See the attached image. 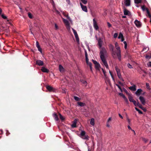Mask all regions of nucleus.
<instances>
[{
	"instance_id": "49",
	"label": "nucleus",
	"mask_w": 151,
	"mask_h": 151,
	"mask_svg": "<svg viewBox=\"0 0 151 151\" xmlns=\"http://www.w3.org/2000/svg\"><path fill=\"white\" fill-rule=\"evenodd\" d=\"M119 95L122 96L124 99L126 97L122 93H119Z\"/></svg>"
},
{
	"instance_id": "44",
	"label": "nucleus",
	"mask_w": 151,
	"mask_h": 151,
	"mask_svg": "<svg viewBox=\"0 0 151 151\" xmlns=\"http://www.w3.org/2000/svg\"><path fill=\"white\" fill-rule=\"evenodd\" d=\"M105 76H106V72L103 68H101Z\"/></svg>"
},
{
	"instance_id": "61",
	"label": "nucleus",
	"mask_w": 151,
	"mask_h": 151,
	"mask_svg": "<svg viewBox=\"0 0 151 151\" xmlns=\"http://www.w3.org/2000/svg\"><path fill=\"white\" fill-rule=\"evenodd\" d=\"M110 123H108L107 122L106 123V126L107 127H110Z\"/></svg>"
},
{
	"instance_id": "23",
	"label": "nucleus",
	"mask_w": 151,
	"mask_h": 151,
	"mask_svg": "<svg viewBox=\"0 0 151 151\" xmlns=\"http://www.w3.org/2000/svg\"><path fill=\"white\" fill-rule=\"evenodd\" d=\"M90 124L92 126H94L95 124V121L94 119L93 118H91V119L90 122Z\"/></svg>"
},
{
	"instance_id": "40",
	"label": "nucleus",
	"mask_w": 151,
	"mask_h": 151,
	"mask_svg": "<svg viewBox=\"0 0 151 151\" xmlns=\"http://www.w3.org/2000/svg\"><path fill=\"white\" fill-rule=\"evenodd\" d=\"M85 57H86V63H87V62H88L89 61H88V59L87 57V54L86 52V54H85Z\"/></svg>"
},
{
	"instance_id": "8",
	"label": "nucleus",
	"mask_w": 151,
	"mask_h": 151,
	"mask_svg": "<svg viewBox=\"0 0 151 151\" xmlns=\"http://www.w3.org/2000/svg\"><path fill=\"white\" fill-rule=\"evenodd\" d=\"M80 5L82 10L84 12H88V10L86 6L83 5L81 3H80Z\"/></svg>"
},
{
	"instance_id": "53",
	"label": "nucleus",
	"mask_w": 151,
	"mask_h": 151,
	"mask_svg": "<svg viewBox=\"0 0 151 151\" xmlns=\"http://www.w3.org/2000/svg\"><path fill=\"white\" fill-rule=\"evenodd\" d=\"M147 65L148 67H151V62H148L147 64Z\"/></svg>"
},
{
	"instance_id": "34",
	"label": "nucleus",
	"mask_w": 151,
	"mask_h": 151,
	"mask_svg": "<svg viewBox=\"0 0 151 151\" xmlns=\"http://www.w3.org/2000/svg\"><path fill=\"white\" fill-rule=\"evenodd\" d=\"M111 121H112V118L111 117H110L108 119V120L107 121V122L108 123H110Z\"/></svg>"
},
{
	"instance_id": "10",
	"label": "nucleus",
	"mask_w": 151,
	"mask_h": 151,
	"mask_svg": "<svg viewBox=\"0 0 151 151\" xmlns=\"http://www.w3.org/2000/svg\"><path fill=\"white\" fill-rule=\"evenodd\" d=\"M134 24L136 26L138 27H140L141 25L140 22L137 19H136L134 22Z\"/></svg>"
},
{
	"instance_id": "26",
	"label": "nucleus",
	"mask_w": 151,
	"mask_h": 151,
	"mask_svg": "<svg viewBox=\"0 0 151 151\" xmlns=\"http://www.w3.org/2000/svg\"><path fill=\"white\" fill-rule=\"evenodd\" d=\"M138 106L139 108L143 110L144 111H146V109H144L142 105L140 104L139 103H138Z\"/></svg>"
},
{
	"instance_id": "41",
	"label": "nucleus",
	"mask_w": 151,
	"mask_h": 151,
	"mask_svg": "<svg viewBox=\"0 0 151 151\" xmlns=\"http://www.w3.org/2000/svg\"><path fill=\"white\" fill-rule=\"evenodd\" d=\"M28 16L30 18L32 19V15L30 13H28Z\"/></svg>"
},
{
	"instance_id": "45",
	"label": "nucleus",
	"mask_w": 151,
	"mask_h": 151,
	"mask_svg": "<svg viewBox=\"0 0 151 151\" xmlns=\"http://www.w3.org/2000/svg\"><path fill=\"white\" fill-rule=\"evenodd\" d=\"M1 17L4 19H6L7 17L6 16H5L4 15L2 14L1 15Z\"/></svg>"
},
{
	"instance_id": "21",
	"label": "nucleus",
	"mask_w": 151,
	"mask_h": 151,
	"mask_svg": "<svg viewBox=\"0 0 151 151\" xmlns=\"http://www.w3.org/2000/svg\"><path fill=\"white\" fill-rule=\"evenodd\" d=\"M129 88L132 91H135L136 90V86L135 85L130 87Z\"/></svg>"
},
{
	"instance_id": "33",
	"label": "nucleus",
	"mask_w": 151,
	"mask_h": 151,
	"mask_svg": "<svg viewBox=\"0 0 151 151\" xmlns=\"http://www.w3.org/2000/svg\"><path fill=\"white\" fill-rule=\"evenodd\" d=\"M78 104L79 105L81 106H83L85 105L84 103L81 102H79L78 103Z\"/></svg>"
},
{
	"instance_id": "25",
	"label": "nucleus",
	"mask_w": 151,
	"mask_h": 151,
	"mask_svg": "<svg viewBox=\"0 0 151 151\" xmlns=\"http://www.w3.org/2000/svg\"><path fill=\"white\" fill-rule=\"evenodd\" d=\"M76 39V41L77 42V43L79 44V38L78 35H74Z\"/></svg>"
},
{
	"instance_id": "59",
	"label": "nucleus",
	"mask_w": 151,
	"mask_h": 151,
	"mask_svg": "<svg viewBox=\"0 0 151 151\" xmlns=\"http://www.w3.org/2000/svg\"><path fill=\"white\" fill-rule=\"evenodd\" d=\"M55 27L56 29H58V27L57 24H55Z\"/></svg>"
},
{
	"instance_id": "51",
	"label": "nucleus",
	"mask_w": 151,
	"mask_h": 151,
	"mask_svg": "<svg viewBox=\"0 0 151 151\" xmlns=\"http://www.w3.org/2000/svg\"><path fill=\"white\" fill-rule=\"evenodd\" d=\"M116 85L119 88L120 90L121 91H122V90L120 86L118 84H116Z\"/></svg>"
},
{
	"instance_id": "31",
	"label": "nucleus",
	"mask_w": 151,
	"mask_h": 151,
	"mask_svg": "<svg viewBox=\"0 0 151 151\" xmlns=\"http://www.w3.org/2000/svg\"><path fill=\"white\" fill-rule=\"evenodd\" d=\"M135 110L136 111H138V112L139 114H143L142 112L141 111H140V110H139V109H137V108L135 107Z\"/></svg>"
},
{
	"instance_id": "6",
	"label": "nucleus",
	"mask_w": 151,
	"mask_h": 151,
	"mask_svg": "<svg viewBox=\"0 0 151 151\" xmlns=\"http://www.w3.org/2000/svg\"><path fill=\"white\" fill-rule=\"evenodd\" d=\"M98 44L99 46V48L100 49V50H101L102 48H105L104 47H102L103 41L101 40V38H100L98 40Z\"/></svg>"
},
{
	"instance_id": "57",
	"label": "nucleus",
	"mask_w": 151,
	"mask_h": 151,
	"mask_svg": "<svg viewBox=\"0 0 151 151\" xmlns=\"http://www.w3.org/2000/svg\"><path fill=\"white\" fill-rule=\"evenodd\" d=\"M107 24L108 26L109 27H111V24L109 22H107Z\"/></svg>"
},
{
	"instance_id": "15",
	"label": "nucleus",
	"mask_w": 151,
	"mask_h": 151,
	"mask_svg": "<svg viewBox=\"0 0 151 151\" xmlns=\"http://www.w3.org/2000/svg\"><path fill=\"white\" fill-rule=\"evenodd\" d=\"M41 70L42 72L44 73H48L49 72V70L44 67H42L41 69Z\"/></svg>"
},
{
	"instance_id": "39",
	"label": "nucleus",
	"mask_w": 151,
	"mask_h": 151,
	"mask_svg": "<svg viewBox=\"0 0 151 151\" xmlns=\"http://www.w3.org/2000/svg\"><path fill=\"white\" fill-rule=\"evenodd\" d=\"M74 99L77 101H79L80 100V99L78 97L75 96L74 97Z\"/></svg>"
},
{
	"instance_id": "9",
	"label": "nucleus",
	"mask_w": 151,
	"mask_h": 151,
	"mask_svg": "<svg viewBox=\"0 0 151 151\" xmlns=\"http://www.w3.org/2000/svg\"><path fill=\"white\" fill-rule=\"evenodd\" d=\"M139 99L140 100V101L141 103L143 105H145V99L144 98V97L140 96L139 97Z\"/></svg>"
},
{
	"instance_id": "63",
	"label": "nucleus",
	"mask_w": 151,
	"mask_h": 151,
	"mask_svg": "<svg viewBox=\"0 0 151 151\" xmlns=\"http://www.w3.org/2000/svg\"><path fill=\"white\" fill-rule=\"evenodd\" d=\"M119 116L120 117V118H121V119H122L123 118V117L122 116V115L120 114H119Z\"/></svg>"
},
{
	"instance_id": "62",
	"label": "nucleus",
	"mask_w": 151,
	"mask_h": 151,
	"mask_svg": "<svg viewBox=\"0 0 151 151\" xmlns=\"http://www.w3.org/2000/svg\"><path fill=\"white\" fill-rule=\"evenodd\" d=\"M127 122H128V123L129 124H130V122H130V119H129V118H127Z\"/></svg>"
},
{
	"instance_id": "42",
	"label": "nucleus",
	"mask_w": 151,
	"mask_h": 151,
	"mask_svg": "<svg viewBox=\"0 0 151 151\" xmlns=\"http://www.w3.org/2000/svg\"><path fill=\"white\" fill-rule=\"evenodd\" d=\"M59 115H60V118L62 120H64V117L60 114H59Z\"/></svg>"
},
{
	"instance_id": "54",
	"label": "nucleus",
	"mask_w": 151,
	"mask_h": 151,
	"mask_svg": "<svg viewBox=\"0 0 151 151\" xmlns=\"http://www.w3.org/2000/svg\"><path fill=\"white\" fill-rule=\"evenodd\" d=\"M118 36V34L116 33H115L114 35V38H116Z\"/></svg>"
},
{
	"instance_id": "13",
	"label": "nucleus",
	"mask_w": 151,
	"mask_h": 151,
	"mask_svg": "<svg viewBox=\"0 0 151 151\" xmlns=\"http://www.w3.org/2000/svg\"><path fill=\"white\" fill-rule=\"evenodd\" d=\"M142 89L139 88L137 90V91L135 92V93L137 96L140 95L142 93Z\"/></svg>"
},
{
	"instance_id": "32",
	"label": "nucleus",
	"mask_w": 151,
	"mask_h": 151,
	"mask_svg": "<svg viewBox=\"0 0 151 151\" xmlns=\"http://www.w3.org/2000/svg\"><path fill=\"white\" fill-rule=\"evenodd\" d=\"M134 105L135 106H138V103H139V102H137V103L136 102V101H135L134 100L132 102Z\"/></svg>"
},
{
	"instance_id": "48",
	"label": "nucleus",
	"mask_w": 151,
	"mask_h": 151,
	"mask_svg": "<svg viewBox=\"0 0 151 151\" xmlns=\"http://www.w3.org/2000/svg\"><path fill=\"white\" fill-rule=\"evenodd\" d=\"M127 66L128 67L130 68H133L132 66L129 63H128L127 64Z\"/></svg>"
},
{
	"instance_id": "46",
	"label": "nucleus",
	"mask_w": 151,
	"mask_h": 151,
	"mask_svg": "<svg viewBox=\"0 0 151 151\" xmlns=\"http://www.w3.org/2000/svg\"><path fill=\"white\" fill-rule=\"evenodd\" d=\"M109 73H110V75H111V77L112 78L113 80H114V78L111 72V71H110V70H109Z\"/></svg>"
},
{
	"instance_id": "29",
	"label": "nucleus",
	"mask_w": 151,
	"mask_h": 151,
	"mask_svg": "<svg viewBox=\"0 0 151 151\" xmlns=\"http://www.w3.org/2000/svg\"><path fill=\"white\" fill-rule=\"evenodd\" d=\"M149 49V48L146 47L144 48L142 50V51H144L145 52H147Z\"/></svg>"
},
{
	"instance_id": "18",
	"label": "nucleus",
	"mask_w": 151,
	"mask_h": 151,
	"mask_svg": "<svg viewBox=\"0 0 151 151\" xmlns=\"http://www.w3.org/2000/svg\"><path fill=\"white\" fill-rule=\"evenodd\" d=\"M77 123V120L75 119L73 121V124H72L71 126L73 128H75L76 127V124Z\"/></svg>"
},
{
	"instance_id": "28",
	"label": "nucleus",
	"mask_w": 151,
	"mask_h": 151,
	"mask_svg": "<svg viewBox=\"0 0 151 151\" xmlns=\"http://www.w3.org/2000/svg\"><path fill=\"white\" fill-rule=\"evenodd\" d=\"M63 15L65 16V17H66L71 22H72V20H71V19L68 16V14L66 15V14H65V13H63Z\"/></svg>"
},
{
	"instance_id": "50",
	"label": "nucleus",
	"mask_w": 151,
	"mask_h": 151,
	"mask_svg": "<svg viewBox=\"0 0 151 151\" xmlns=\"http://www.w3.org/2000/svg\"><path fill=\"white\" fill-rule=\"evenodd\" d=\"M124 99L125 101V102L127 104H128L129 102L128 101L127 99L125 97V98H124Z\"/></svg>"
},
{
	"instance_id": "7",
	"label": "nucleus",
	"mask_w": 151,
	"mask_h": 151,
	"mask_svg": "<svg viewBox=\"0 0 151 151\" xmlns=\"http://www.w3.org/2000/svg\"><path fill=\"white\" fill-rule=\"evenodd\" d=\"M93 26L94 29L96 30H97L99 29V27L97 25L96 22V21L94 19H93Z\"/></svg>"
},
{
	"instance_id": "37",
	"label": "nucleus",
	"mask_w": 151,
	"mask_h": 151,
	"mask_svg": "<svg viewBox=\"0 0 151 151\" xmlns=\"http://www.w3.org/2000/svg\"><path fill=\"white\" fill-rule=\"evenodd\" d=\"M72 29L73 31V32L74 35H78L77 32L74 29H73V28H72Z\"/></svg>"
},
{
	"instance_id": "1",
	"label": "nucleus",
	"mask_w": 151,
	"mask_h": 151,
	"mask_svg": "<svg viewBox=\"0 0 151 151\" xmlns=\"http://www.w3.org/2000/svg\"><path fill=\"white\" fill-rule=\"evenodd\" d=\"M106 52L105 48H102L100 51V58L102 60L103 65H104L107 69H109V66L104 56V55L106 53Z\"/></svg>"
},
{
	"instance_id": "24",
	"label": "nucleus",
	"mask_w": 151,
	"mask_h": 151,
	"mask_svg": "<svg viewBox=\"0 0 151 151\" xmlns=\"http://www.w3.org/2000/svg\"><path fill=\"white\" fill-rule=\"evenodd\" d=\"M128 99L129 101L131 102H133V101L134 100L132 97L130 95H129L128 96Z\"/></svg>"
},
{
	"instance_id": "55",
	"label": "nucleus",
	"mask_w": 151,
	"mask_h": 151,
	"mask_svg": "<svg viewBox=\"0 0 151 151\" xmlns=\"http://www.w3.org/2000/svg\"><path fill=\"white\" fill-rule=\"evenodd\" d=\"M38 49V50L40 52H42V49H41V48H40V46L39 47H37Z\"/></svg>"
},
{
	"instance_id": "3",
	"label": "nucleus",
	"mask_w": 151,
	"mask_h": 151,
	"mask_svg": "<svg viewBox=\"0 0 151 151\" xmlns=\"http://www.w3.org/2000/svg\"><path fill=\"white\" fill-rule=\"evenodd\" d=\"M81 137L84 139L88 140L89 137L88 135L86 134V132L84 131H82L80 134Z\"/></svg>"
},
{
	"instance_id": "20",
	"label": "nucleus",
	"mask_w": 151,
	"mask_h": 151,
	"mask_svg": "<svg viewBox=\"0 0 151 151\" xmlns=\"http://www.w3.org/2000/svg\"><path fill=\"white\" fill-rule=\"evenodd\" d=\"M59 69L61 72H63L64 71V68L61 65H60L59 66Z\"/></svg>"
},
{
	"instance_id": "12",
	"label": "nucleus",
	"mask_w": 151,
	"mask_h": 151,
	"mask_svg": "<svg viewBox=\"0 0 151 151\" xmlns=\"http://www.w3.org/2000/svg\"><path fill=\"white\" fill-rule=\"evenodd\" d=\"M110 47L111 48V49L112 51V55L115 58L116 57V52H115L114 51L113 49H114V46L113 45H110Z\"/></svg>"
},
{
	"instance_id": "4",
	"label": "nucleus",
	"mask_w": 151,
	"mask_h": 151,
	"mask_svg": "<svg viewBox=\"0 0 151 151\" xmlns=\"http://www.w3.org/2000/svg\"><path fill=\"white\" fill-rule=\"evenodd\" d=\"M115 70L117 73V76L122 81H124V80L122 77L120 70L117 66L115 67Z\"/></svg>"
},
{
	"instance_id": "11",
	"label": "nucleus",
	"mask_w": 151,
	"mask_h": 151,
	"mask_svg": "<svg viewBox=\"0 0 151 151\" xmlns=\"http://www.w3.org/2000/svg\"><path fill=\"white\" fill-rule=\"evenodd\" d=\"M36 64L39 66H42L44 64L42 61L40 60H37L36 61Z\"/></svg>"
},
{
	"instance_id": "19",
	"label": "nucleus",
	"mask_w": 151,
	"mask_h": 151,
	"mask_svg": "<svg viewBox=\"0 0 151 151\" xmlns=\"http://www.w3.org/2000/svg\"><path fill=\"white\" fill-rule=\"evenodd\" d=\"M124 14L125 15H128L130 14V12L126 9H124Z\"/></svg>"
},
{
	"instance_id": "17",
	"label": "nucleus",
	"mask_w": 151,
	"mask_h": 151,
	"mask_svg": "<svg viewBox=\"0 0 151 151\" xmlns=\"http://www.w3.org/2000/svg\"><path fill=\"white\" fill-rule=\"evenodd\" d=\"M118 39H121V41L123 42L124 41V39L123 38V34L121 33H120L119 34V35L118 37Z\"/></svg>"
},
{
	"instance_id": "43",
	"label": "nucleus",
	"mask_w": 151,
	"mask_h": 151,
	"mask_svg": "<svg viewBox=\"0 0 151 151\" xmlns=\"http://www.w3.org/2000/svg\"><path fill=\"white\" fill-rule=\"evenodd\" d=\"M81 2L84 4H86L87 3V1L86 0H83Z\"/></svg>"
},
{
	"instance_id": "2",
	"label": "nucleus",
	"mask_w": 151,
	"mask_h": 151,
	"mask_svg": "<svg viewBox=\"0 0 151 151\" xmlns=\"http://www.w3.org/2000/svg\"><path fill=\"white\" fill-rule=\"evenodd\" d=\"M115 46L116 49L118 50V52L116 53L117 56L118 60L119 61H120L121 60V54L120 48L119 46L118 43L117 42L115 43Z\"/></svg>"
},
{
	"instance_id": "14",
	"label": "nucleus",
	"mask_w": 151,
	"mask_h": 151,
	"mask_svg": "<svg viewBox=\"0 0 151 151\" xmlns=\"http://www.w3.org/2000/svg\"><path fill=\"white\" fill-rule=\"evenodd\" d=\"M46 88L50 91H54V88L49 86H46Z\"/></svg>"
},
{
	"instance_id": "16",
	"label": "nucleus",
	"mask_w": 151,
	"mask_h": 151,
	"mask_svg": "<svg viewBox=\"0 0 151 151\" xmlns=\"http://www.w3.org/2000/svg\"><path fill=\"white\" fill-rule=\"evenodd\" d=\"M125 5L127 6H129L130 5V0H125L124 2Z\"/></svg>"
},
{
	"instance_id": "56",
	"label": "nucleus",
	"mask_w": 151,
	"mask_h": 151,
	"mask_svg": "<svg viewBox=\"0 0 151 151\" xmlns=\"http://www.w3.org/2000/svg\"><path fill=\"white\" fill-rule=\"evenodd\" d=\"M66 1L68 4L69 5H70L71 4V3L70 0H66Z\"/></svg>"
},
{
	"instance_id": "47",
	"label": "nucleus",
	"mask_w": 151,
	"mask_h": 151,
	"mask_svg": "<svg viewBox=\"0 0 151 151\" xmlns=\"http://www.w3.org/2000/svg\"><path fill=\"white\" fill-rule=\"evenodd\" d=\"M141 8L142 9V10L143 11H144L145 10H146V9H147V8H146L145 7V6H143L141 7Z\"/></svg>"
},
{
	"instance_id": "38",
	"label": "nucleus",
	"mask_w": 151,
	"mask_h": 151,
	"mask_svg": "<svg viewBox=\"0 0 151 151\" xmlns=\"http://www.w3.org/2000/svg\"><path fill=\"white\" fill-rule=\"evenodd\" d=\"M124 48L125 49H126L127 48V42L126 41H124Z\"/></svg>"
},
{
	"instance_id": "22",
	"label": "nucleus",
	"mask_w": 151,
	"mask_h": 151,
	"mask_svg": "<svg viewBox=\"0 0 151 151\" xmlns=\"http://www.w3.org/2000/svg\"><path fill=\"white\" fill-rule=\"evenodd\" d=\"M95 67L96 69L99 70H100V66L99 63L95 65Z\"/></svg>"
},
{
	"instance_id": "52",
	"label": "nucleus",
	"mask_w": 151,
	"mask_h": 151,
	"mask_svg": "<svg viewBox=\"0 0 151 151\" xmlns=\"http://www.w3.org/2000/svg\"><path fill=\"white\" fill-rule=\"evenodd\" d=\"M92 61L93 63L95 64V65H96V64H97L98 63L96 61L94 60H92Z\"/></svg>"
},
{
	"instance_id": "60",
	"label": "nucleus",
	"mask_w": 151,
	"mask_h": 151,
	"mask_svg": "<svg viewBox=\"0 0 151 151\" xmlns=\"http://www.w3.org/2000/svg\"><path fill=\"white\" fill-rule=\"evenodd\" d=\"M36 47H37L40 46V45L39 44V43L37 41L36 42Z\"/></svg>"
},
{
	"instance_id": "58",
	"label": "nucleus",
	"mask_w": 151,
	"mask_h": 151,
	"mask_svg": "<svg viewBox=\"0 0 151 151\" xmlns=\"http://www.w3.org/2000/svg\"><path fill=\"white\" fill-rule=\"evenodd\" d=\"M86 63L88 65H89V66H90L92 65L91 63L89 61Z\"/></svg>"
},
{
	"instance_id": "35",
	"label": "nucleus",
	"mask_w": 151,
	"mask_h": 151,
	"mask_svg": "<svg viewBox=\"0 0 151 151\" xmlns=\"http://www.w3.org/2000/svg\"><path fill=\"white\" fill-rule=\"evenodd\" d=\"M141 2V0H134V2L136 4H139Z\"/></svg>"
},
{
	"instance_id": "5",
	"label": "nucleus",
	"mask_w": 151,
	"mask_h": 151,
	"mask_svg": "<svg viewBox=\"0 0 151 151\" xmlns=\"http://www.w3.org/2000/svg\"><path fill=\"white\" fill-rule=\"evenodd\" d=\"M62 19L63 21L65 23V25L66 26V27L67 29L68 30H70V24L68 21L67 20L63 18Z\"/></svg>"
},
{
	"instance_id": "36",
	"label": "nucleus",
	"mask_w": 151,
	"mask_h": 151,
	"mask_svg": "<svg viewBox=\"0 0 151 151\" xmlns=\"http://www.w3.org/2000/svg\"><path fill=\"white\" fill-rule=\"evenodd\" d=\"M81 82L82 83L85 84V86H86L87 85V83L86 81L84 80H82Z\"/></svg>"
},
{
	"instance_id": "27",
	"label": "nucleus",
	"mask_w": 151,
	"mask_h": 151,
	"mask_svg": "<svg viewBox=\"0 0 151 151\" xmlns=\"http://www.w3.org/2000/svg\"><path fill=\"white\" fill-rule=\"evenodd\" d=\"M53 116L54 117L56 121H57L58 120V116L56 114H53Z\"/></svg>"
},
{
	"instance_id": "64",
	"label": "nucleus",
	"mask_w": 151,
	"mask_h": 151,
	"mask_svg": "<svg viewBox=\"0 0 151 151\" xmlns=\"http://www.w3.org/2000/svg\"><path fill=\"white\" fill-rule=\"evenodd\" d=\"M146 11L147 13L148 14H149L150 13L149 10L147 9H146Z\"/></svg>"
},
{
	"instance_id": "30",
	"label": "nucleus",
	"mask_w": 151,
	"mask_h": 151,
	"mask_svg": "<svg viewBox=\"0 0 151 151\" xmlns=\"http://www.w3.org/2000/svg\"><path fill=\"white\" fill-rule=\"evenodd\" d=\"M146 85L147 88L149 90H150V88L149 83H146Z\"/></svg>"
}]
</instances>
